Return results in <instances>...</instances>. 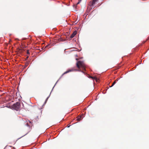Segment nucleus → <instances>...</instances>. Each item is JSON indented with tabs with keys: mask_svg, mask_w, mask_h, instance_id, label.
Segmentation results:
<instances>
[{
	"mask_svg": "<svg viewBox=\"0 0 149 149\" xmlns=\"http://www.w3.org/2000/svg\"><path fill=\"white\" fill-rule=\"evenodd\" d=\"M76 65L78 68V70L75 69L74 68H72L65 72L62 74V76L70 72L73 71H81L84 73V72L83 71H81V69H82L83 70H86V66L83 61H78L76 63Z\"/></svg>",
	"mask_w": 149,
	"mask_h": 149,
	"instance_id": "1",
	"label": "nucleus"
},
{
	"mask_svg": "<svg viewBox=\"0 0 149 149\" xmlns=\"http://www.w3.org/2000/svg\"><path fill=\"white\" fill-rule=\"evenodd\" d=\"M7 107L10 109H13L17 111H18L20 110V103L19 102H17L13 104L11 106H4V107Z\"/></svg>",
	"mask_w": 149,
	"mask_h": 149,
	"instance_id": "2",
	"label": "nucleus"
},
{
	"mask_svg": "<svg viewBox=\"0 0 149 149\" xmlns=\"http://www.w3.org/2000/svg\"><path fill=\"white\" fill-rule=\"evenodd\" d=\"M98 0H91L90 2L89 5L92 7H94L95 3Z\"/></svg>",
	"mask_w": 149,
	"mask_h": 149,
	"instance_id": "3",
	"label": "nucleus"
},
{
	"mask_svg": "<svg viewBox=\"0 0 149 149\" xmlns=\"http://www.w3.org/2000/svg\"><path fill=\"white\" fill-rule=\"evenodd\" d=\"M77 34V31H74L73 33L71 35L70 37L71 38H73L75 36L76 34Z\"/></svg>",
	"mask_w": 149,
	"mask_h": 149,
	"instance_id": "4",
	"label": "nucleus"
},
{
	"mask_svg": "<svg viewBox=\"0 0 149 149\" xmlns=\"http://www.w3.org/2000/svg\"><path fill=\"white\" fill-rule=\"evenodd\" d=\"M77 120L78 121H80L81 120V118L79 117V116H78Z\"/></svg>",
	"mask_w": 149,
	"mask_h": 149,
	"instance_id": "5",
	"label": "nucleus"
},
{
	"mask_svg": "<svg viewBox=\"0 0 149 149\" xmlns=\"http://www.w3.org/2000/svg\"><path fill=\"white\" fill-rule=\"evenodd\" d=\"M90 78H91V79H96V78L95 77H93L92 76H90L89 77Z\"/></svg>",
	"mask_w": 149,
	"mask_h": 149,
	"instance_id": "6",
	"label": "nucleus"
},
{
	"mask_svg": "<svg viewBox=\"0 0 149 149\" xmlns=\"http://www.w3.org/2000/svg\"><path fill=\"white\" fill-rule=\"evenodd\" d=\"M29 130L28 131V132H27V133H26V134L24 135L27 134H28L31 131V130H30V127H29Z\"/></svg>",
	"mask_w": 149,
	"mask_h": 149,
	"instance_id": "7",
	"label": "nucleus"
},
{
	"mask_svg": "<svg viewBox=\"0 0 149 149\" xmlns=\"http://www.w3.org/2000/svg\"><path fill=\"white\" fill-rule=\"evenodd\" d=\"M80 118H83V115H81L80 116H79Z\"/></svg>",
	"mask_w": 149,
	"mask_h": 149,
	"instance_id": "8",
	"label": "nucleus"
},
{
	"mask_svg": "<svg viewBox=\"0 0 149 149\" xmlns=\"http://www.w3.org/2000/svg\"><path fill=\"white\" fill-rule=\"evenodd\" d=\"M27 53L28 54H30V53H29V50H27Z\"/></svg>",
	"mask_w": 149,
	"mask_h": 149,
	"instance_id": "9",
	"label": "nucleus"
},
{
	"mask_svg": "<svg viewBox=\"0 0 149 149\" xmlns=\"http://www.w3.org/2000/svg\"><path fill=\"white\" fill-rule=\"evenodd\" d=\"M114 84H115L116 83V80L115 81L113 82Z\"/></svg>",
	"mask_w": 149,
	"mask_h": 149,
	"instance_id": "10",
	"label": "nucleus"
},
{
	"mask_svg": "<svg viewBox=\"0 0 149 149\" xmlns=\"http://www.w3.org/2000/svg\"><path fill=\"white\" fill-rule=\"evenodd\" d=\"M49 46V45H47L45 47V48H47V47H48V46Z\"/></svg>",
	"mask_w": 149,
	"mask_h": 149,
	"instance_id": "11",
	"label": "nucleus"
},
{
	"mask_svg": "<svg viewBox=\"0 0 149 149\" xmlns=\"http://www.w3.org/2000/svg\"><path fill=\"white\" fill-rule=\"evenodd\" d=\"M80 1H79L77 3V4H79L80 3Z\"/></svg>",
	"mask_w": 149,
	"mask_h": 149,
	"instance_id": "12",
	"label": "nucleus"
},
{
	"mask_svg": "<svg viewBox=\"0 0 149 149\" xmlns=\"http://www.w3.org/2000/svg\"><path fill=\"white\" fill-rule=\"evenodd\" d=\"M114 85H113V84H112V85L110 86V87H112Z\"/></svg>",
	"mask_w": 149,
	"mask_h": 149,
	"instance_id": "13",
	"label": "nucleus"
},
{
	"mask_svg": "<svg viewBox=\"0 0 149 149\" xmlns=\"http://www.w3.org/2000/svg\"><path fill=\"white\" fill-rule=\"evenodd\" d=\"M26 39V38H24L23 39V40H25Z\"/></svg>",
	"mask_w": 149,
	"mask_h": 149,
	"instance_id": "14",
	"label": "nucleus"
},
{
	"mask_svg": "<svg viewBox=\"0 0 149 149\" xmlns=\"http://www.w3.org/2000/svg\"><path fill=\"white\" fill-rule=\"evenodd\" d=\"M26 125H27V126H29V125H28V123H27L26 124Z\"/></svg>",
	"mask_w": 149,
	"mask_h": 149,
	"instance_id": "15",
	"label": "nucleus"
},
{
	"mask_svg": "<svg viewBox=\"0 0 149 149\" xmlns=\"http://www.w3.org/2000/svg\"><path fill=\"white\" fill-rule=\"evenodd\" d=\"M48 97H47V99L46 100V101H47V99H48Z\"/></svg>",
	"mask_w": 149,
	"mask_h": 149,
	"instance_id": "16",
	"label": "nucleus"
},
{
	"mask_svg": "<svg viewBox=\"0 0 149 149\" xmlns=\"http://www.w3.org/2000/svg\"><path fill=\"white\" fill-rule=\"evenodd\" d=\"M70 126L68 125V127H70Z\"/></svg>",
	"mask_w": 149,
	"mask_h": 149,
	"instance_id": "17",
	"label": "nucleus"
},
{
	"mask_svg": "<svg viewBox=\"0 0 149 149\" xmlns=\"http://www.w3.org/2000/svg\"><path fill=\"white\" fill-rule=\"evenodd\" d=\"M70 126L68 125V127H70Z\"/></svg>",
	"mask_w": 149,
	"mask_h": 149,
	"instance_id": "18",
	"label": "nucleus"
},
{
	"mask_svg": "<svg viewBox=\"0 0 149 149\" xmlns=\"http://www.w3.org/2000/svg\"><path fill=\"white\" fill-rule=\"evenodd\" d=\"M116 81H118V79H116Z\"/></svg>",
	"mask_w": 149,
	"mask_h": 149,
	"instance_id": "19",
	"label": "nucleus"
},
{
	"mask_svg": "<svg viewBox=\"0 0 149 149\" xmlns=\"http://www.w3.org/2000/svg\"><path fill=\"white\" fill-rule=\"evenodd\" d=\"M113 85H114V84H114L113 83Z\"/></svg>",
	"mask_w": 149,
	"mask_h": 149,
	"instance_id": "20",
	"label": "nucleus"
},
{
	"mask_svg": "<svg viewBox=\"0 0 149 149\" xmlns=\"http://www.w3.org/2000/svg\"><path fill=\"white\" fill-rule=\"evenodd\" d=\"M28 58V56H27V58Z\"/></svg>",
	"mask_w": 149,
	"mask_h": 149,
	"instance_id": "21",
	"label": "nucleus"
},
{
	"mask_svg": "<svg viewBox=\"0 0 149 149\" xmlns=\"http://www.w3.org/2000/svg\"><path fill=\"white\" fill-rule=\"evenodd\" d=\"M29 122L30 123H31V121H29Z\"/></svg>",
	"mask_w": 149,
	"mask_h": 149,
	"instance_id": "22",
	"label": "nucleus"
},
{
	"mask_svg": "<svg viewBox=\"0 0 149 149\" xmlns=\"http://www.w3.org/2000/svg\"><path fill=\"white\" fill-rule=\"evenodd\" d=\"M2 107H1V108H2Z\"/></svg>",
	"mask_w": 149,
	"mask_h": 149,
	"instance_id": "23",
	"label": "nucleus"
}]
</instances>
